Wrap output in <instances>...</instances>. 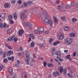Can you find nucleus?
I'll list each match as a JSON object with an SVG mask.
<instances>
[{
    "mask_svg": "<svg viewBox=\"0 0 78 78\" xmlns=\"http://www.w3.org/2000/svg\"><path fill=\"white\" fill-rule=\"evenodd\" d=\"M70 58V55H68L66 57V58H67V59H69Z\"/></svg>",
    "mask_w": 78,
    "mask_h": 78,
    "instance_id": "nucleus-49",
    "label": "nucleus"
},
{
    "mask_svg": "<svg viewBox=\"0 0 78 78\" xmlns=\"http://www.w3.org/2000/svg\"><path fill=\"white\" fill-rule=\"evenodd\" d=\"M11 2V3H13V4H14V3H16V0H12Z\"/></svg>",
    "mask_w": 78,
    "mask_h": 78,
    "instance_id": "nucleus-40",
    "label": "nucleus"
},
{
    "mask_svg": "<svg viewBox=\"0 0 78 78\" xmlns=\"http://www.w3.org/2000/svg\"><path fill=\"white\" fill-rule=\"evenodd\" d=\"M27 28L28 30H31L33 28V25L31 24L30 22H27Z\"/></svg>",
    "mask_w": 78,
    "mask_h": 78,
    "instance_id": "nucleus-3",
    "label": "nucleus"
},
{
    "mask_svg": "<svg viewBox=\"0 0 78 78\" xmlns=\"http://www.w3.org/2000/svg\"><path fill=\"white\" fill-rule=\"evenodd\" d=\"M26 62L27 65L29 64V61L30 60V57H29V55L27 52L26 53Z\"/></svg>",
    "mask_w": 78,
    "mask_h": 78,
    "instance_id": "nucleus-2",
    "label": "nucleus"
},
{
    "mask_svg": "<svg viewBox=\"0 0 78 78\" xmlns=\"http://www.w3.org/2000/svg\"><path fill=\"white\" fill-rule=\"evenodd\" d=\"M34 33L35 34H39V33H40V32L36 30L34 31Z\"/></svg>",
    "mask_w": 78,
    "mask_h": 78,
    "instance_id": "nucleus-33",
    "label": "nucleus"
},
{
    "mask_svg": "<svg viewBox=\"0 0 78 78\" xmlns=\"http://www.w3.org/2000/svg\"><path fill=\"white\" fill-rule=\"evenodd\" d=\"M62 20L63 21H65V20H66V18H65V16H63V17H62L61 18Z\"/></svg>",
    "mask_w": 78,
    "mask_h": 78,
    "instance_id": "nucleus-43",
    "label": "nucleus"
},
{
    "mask_svg": "<svg viewBox=\"0 0 78 78\" xmlns=\"http://www.w3.org/2000/svg\"><path fill=\"white\" fill-rule=\"evenodd\" d=\"M6 26V24L4 23L3 26L4 28H5Z\"/></svg>",
    "mask_w": 78,
    "mask_h": 78,
    "instance_id": "nucleus-56",
    "label": "nucleus"
},
{
    "mask_svg": "<svg viewBox=\"0 0 78 78\" xmlns=\"http://www.w3.org/2000/svg\"><path fill=\"white\" fill-rule=\"evenodd\" d=\"M23 5H24V6L25 8H26L27 6V5H28V3L26 2H24L23 3Z\"/></svg>",
    "mask_w": 78,
    "mask_h": 78,
    "instance_id": "nucleus-29",
    "label": "nucleus"
},
{
    "mask_svg": "<svg viewBox=\"0 0 78 78\" xmlns=\"http://www.w3.org/2000/svg\"><path fill=\"white\" fill-rule=\"evenodd\" d=\"M63 68L62 67H60V68L58 69L60 71V72L61 73H62V71L63 70Z\"/></svg>",
    "mask_w": 78,
    "mask_h": 78,
    "instance_id": "nucleus-16",
    "label": "nucleus"
},
{
    "mask_svg": "<svg viewBox=\"0 0 78 78\" xmlns=\"http://www.w3.org/2000/svg\"><path fill=\"white\" fill-rule=\"evenodd\" d=\"M49 42L50 43H51L53 42V39L51 38L50 39Z\"/></svg>",
    "mask_w": 78,
    "mask_h": 78,
    "instance_id": "nucleus-51",
    "label": "nucleus"
},
{
    "mask_svg": "<svg viewBox=\"0 0 78 78\" xmlns=\"http://www.w3.org/2000/svg\"><path fill=\"white\" fill-rule=\"evenodd\" d=\"M72 6H75V3L74 2H72L71 3Z\"/></svg>",
    "mask_w": 78,
    "mask_h": 78,
    "instance_id": "nucleus-50",
    "label": "nucleus"
},
{
    "mask_svg": "<svg viewBox=\"0 0 78 78\" xmlns=\"http://www.w3.org/2000/svg\"><path fill=\"white\" fill-rule=\"evenodd\" d=\"M13 54V51H9L7 53V55H12Z\"/></svg>",
    "mask_w": 78,
    "mask_h": 78,
    "instance_id": "nucleus-18",
    "label": "nucleus"
},
{
    "mask_svg": "<svg viewBox=\"0 0 78 78\" xmlns=\"http://www.w3.org/2000/svg\"><path fill=\"white\" fill-rule=\"evenodd\" d=\"M24 78H27V74L26 73H24Z\"/></svg>",
    "mask_w": 78,
    "mask_h": 78,
    "instance_id": "nucleus-42",
    "label": "nucleus"
},
{
    "mask_svg": "<svg viewBox=\"0 0 78 78\" xmlns=\"http://www.w3.org/2000/svg\"><path fill=\"white\" fill-rule=\"evenodd\" d=\"M58 60L59 61H60V62H62L63 61H64V60L63 59H61L60 58Z\"/></svg>",
    "mask_w": 78,
    "mask_h": 78,
    "instance_id": "nucleus-55",
    "label": "nucleus"
},
{
    "mask_svg": "<svg viewBox=\"0 0 78 78\" xmlns=\"http://www.w3.org/2000/svg\"><path fill=\"white\" fill-rule=\"evenodd\" d=\"M55 51H56V50H55V48H53L52 49V51H51L52 54V55H54L55 53Z\"/></svg>",
    "mask_w": 78,
    "mask_h": 78,
    "instance_id": "nucleus-20",
    "label": "nucleus"
},
{
    "mask_svg": "<svg viewBox=\"0 0 78 78\" xmlns=\"http://www.w3.org/2000/svg\"><path fill=\"white\" fill-rule=\"evenodd\" d=\"M20 17L21 20H23L24 19V16H23V14L22 13H21Z\"/></svg>",
    "mask_w": 78,
    "mask_h": 78,
    "instance_id": "nucleus-32",
    "label": "nucleus"
},
{
    "mask_svg": "<svg viewBox=\"0 0 78 78\" xmlns=\"http://www.w3.org/2000/svg\"><path fill=\"white\" fill-rule=\"evenodd\" d=\"M3 61H4V62H6L8 61V59H7L6 58L4 59Z\"/></svg>",
    "mask_w": 78,
    "mask_h": 78,
    "instance_id": "nucleus-48",
    "label": "nucleus"
},
{
    "mask_svg": "<svg viewBox=\"0 0 78 78\" xmlns=\"http://www.w3.org/2000/svg\"><path fill=\"white\" fill-rule=\"evenodd\" d=\"M55 55H57V56H61V53L59 51H58L56 52L55 54Z\"/></svg>",
    "mask_w": 78,
    "mask_h": 78,
    "instance_id": "nucleus-6",
    "label": "nucleus"
},
{
    "mask_svg": "<svg viewBox=\"0 0 78 78\" xmlns=\"http://www.w3.org/2000/svg\"><path fill=\"white\" fill-rule=\"evenodd\" d=\"M67 69H65L64 70H63V74L64 75H66L67 74Z\"/></svg>",
    "mask_w": 78,
    "mask_h": 78,
    "instance_id": "nucleus-25",
    "label": "nucleus"
},
{
    "mask_svg": "<svg viewBox=\"0 0 78 78\" xmlns=\"http://www.w3.org/2000/svg\"><path fill=\"white\" fill-rule=\"evenodd\" d=\"M13 17L14 19H17V13H16L15 12L14 13Z\"/></svg>",
    "mask_w": 78,
    "mask_h": 78,
    "instance_id": "nucleus-19",
    "label": "nucleus"
},
{
    "mask_svg": "<svg viewBox=\"0 0 78 78\" xmlns=\"http://www.w3.org/2000/svg\"><path fill=\"white\" fill-rule=\"evenodd\" d=\"M3 53V52L2 51H0V55H2Z\"/></svg>",
    "mask_w": 78,
    "mask_h": 78,
    "instance_id": "nucleus-58",
    "label": "nucleus"
},
{
    "mask_svg": "<svg viewBox=\"0 0 78 78\" xmlns=\"http://www.w3.org/2000/svg\"><path fill=\"white\" fill-rule=\"evenodd\" d=\"M15 37V35H13L12 37H9V38L7 39V41H13V39H14V37Z\"/></svg>",
    "mask_w": 78,
    "mask_h": 78,
    "instance_id": "nucleus-11",
    "label": "nucleus"
},
{
    "mask_svg": "<svg viewBox=\"0 0 78 78\" xmlns=\"http://www.w3.org/2000/svg\"><path fill=\"white\" fill-rule=\"evenodd\" d=\"M27 4L28 5L30 6V5H32L33 4V2L31 1H28L27 2Z\"/></svg>",
    "mask_w": 78,
    "mask_h": 78,
    "instance_id": "nucleus-15",
    "label": "nucleus"
},
{
    "mask_svg": "<svg viewBox=\"0 0 78 78\" xmlns=\"http://www.w3.org/2000/svg\"><path fill=\"white\" fill-rule=\"evenodd\" d=\"M13 40L14 42H16V41H17L18 39H17V38L16 37H14L13 38Z\"/></svg>",
    "mask_w": 78,
    "mask_h": 78,
    "instance_id": "nucleus-41",
    "label": "nucleus"
},
{
    "mask_svg": "<svg viewBox=\"0 0 78 78\" xmlns=\"http://www.w3.org/2000/svg\"><path fill=\"white\" fill-rule=\"evenodd\" d=\"M23 48L22 47H20V51H22V53H23Z\"/></svg>",
    "mask_w": 78,
    "mask_h": 78,
    "instance_id": "nucleus-38",
    "label": "nucleus"
},
{
    "mask_svg": "<svg viewBox=\"0 0 78 78\" xmlns=\"http://www.w3.org/2000/svg\"><path fill=\"white\" fill-rule=\"evenodd\" d=\"M29 36H30L32 39H34V36L33 34H29Z\"/></svg>",
    "mask_w": 78,
    "mask_h": 78,
    "instance_id": "nucleus-23",
    "label": "nucleus"
},
{
    "mask_svg": "<svg viewBox=\"0 0 78 78\" xmlns=\"http://www.w3.org/2000/svg\"><path fill=\"white\" fill-rule=\"evenodd\" d=\"M66 41L67 42L68 45H69L72 42L73 40L71 38H67L66 40Z\"/></svg>",
    "mask_w": 78,
    "mask_h": 78,
    "instance_id": "nucleus-4",
    "label": "nucleus"
},
{
    "mask_svg": "<svg viewBox=\"0 0 78 78\" xmlns=\"http://www.w3.org/2000/svg\"><path fill=\"white\" fill-rule=\"evenodd\" d=\"M77 20H76V18H73L72 19V21H73V23H74L75 22V21L76 22L77 21Z\"/></svg>",
    "mask_w": 78,
    "mask_h": 78,
    "instance_id": "nucleus-36",
    "label": "nucleus"
},
{
    "mask_svg": "<svg viewBox=\"0 0 78 78\" xmlns=\"http://www.w3.org/2000/svg\"><path fill=\"white\" fill-rule=\"evenodd\" d=\"M11 31H12V30L11 29H9L7 31V34H10L11 33Z\"/></svg>",
    "mask_w": 78,
    "mask_h": 78,
    "instance_id": "nucleus-27",
    "label": "nucleus"
},
{
    "mask_svg": "<svg viewBox=\"0 0 78 78\" xmlns=\"http://www.w3.org/2000/svg\"><path fill=\"white\" fill-rule=\"evenodd\" d=\"M0 17L2 19H4L5 17V14L4 13H2L0 14Z\"/></svg>",
    "mask_w": 78,
    "mask_h": 78,
    "instance_id": "nucleus-9",
    "label": "nucleus"
},
{
    "mask_svg": "<svg viewBox=\"0 0 78 78\" xmlns=\"http://www.w3.org/2000/svg\"><path fill=\"white\" fill-rule=\"evenodd\" d=\"M59 39H62L64 38V35L61 34V33H59L58 34Z\"/></svg>",
    "mask_w": 78,
    "mask_h": 78,
    "instance_id": "nucleus-5",
    "label": "nucleus"
},
{
    "mask_svg": "<svg viewBox=\"0 0 78 78\" xmlns=\"http://www.w3.org/2000/svg\"><path fill=\"white\" fill-rule=\"evenodd\" d=\"M69 36L70 37H75V34L73 33H72L71 34H69Z\"/></svg>",
    "mask_w": 78,
    "mask_h": 78,
    "instance_id": "nucleus-24",
    "label": "nucleus"
},
{
    "mask_svg": "<svg viewBox=\"0 0 78 78\" xmlns=\"http://www.w3.org/2000/svg\"><path fill=\"white\" fill-rule=\"evenodd\" d=\"M28 11L27 10H24V12H26V13L28 12Z\"/></svg>",
    "mask_w": 78,
    "mask_h": 78,
    "instance_id": "nucleus-62",
    "label": "nucleus"
},
{
    "mask_svg": "<svg viewBox=\"0 0 78 78\" xmlns=\"http://www.w3.org/2000/svg\"><path fill=\"white\" fill-rule=\"evenodd\" d=\"M10 22L11 24H13L14 23V22H13V21L12 20H10Z\"/></svg>",
    "mask_w": 78,
    "mask_h": 78,
    "instance_id": "nucleus-53",
    "label": "nucleus"
},
{
    "mask_svg": "<svg viewBox=\"0 0 78 78\" xmlns=\"http://www.w3.org/2000/svg\"><path fill=\"white\" fill-rule=\"evenodd\" d=\"M47 66L48 67H53V65L51 63H48Z\"/></svg>",
    "mask_w": 78,
    "mask_h": 78,
    "instance_id": "nucleus-31",
    "label": "nucleus"
},
{
    "mask_svg": "<svg viewBox=\"0 0 78 78\" xmlns=\"http://www.w3.org/2000/svg\"><path fill=\"white\" fill-rule=\"evenodd\" d=\"M39 30L40 32H43L44 31V29L43 27H39L38 29Z\"/></svg>",
    "mask_w": 78,
    "mask_h": 78,
    "instance_id": "nucleus-12",
    "label": "nucleus"
},
{
    "mask_svg": "<svg viewBox=\"0 0 78 78\" xmlns=\"http://www.w3.org/2000/svg\"><path fill=\"white\" fill-rule=\"evenodd\" d=\"M12 69L11 68H9V71L10 73H11L10 74L11 75H13V73H12Z\"/></svg>",
    "mask_w": 78,
    "mask_h": 78,
    "instance_id": "nucleus-17",
    "label": "nucleus"
},
{
    "mask_svg": "<svg viewBox=\"0 0 78 78\" xmlns=\"http://www.w3.org/2000/svg\"><path fill=\"white\" fill-rule=\"evenodd\" d=\"M68 76L69 77H70L71 78H72V75H71L70 73H69L68 74Z\"/></svg>",
    "mask_w": 78,
    "mask_h": 78,
    "instance_id": "nucleus-47",
    "label": "nucleus"
},
{
    "mask_svg": "<svg viewBox=\"0 0 78 78\" xmlns=\"http://www.w3.org/2000/svg\"><path fill=\"white\" fill-rule=\"evenodd\" d=\"M54 21L55 22H57L58 20H57V18L55 16H54Z\"/></svg>",
    "mask_w": 78,
    "mask_h": 78,
    "instance_id": "nucleus-35",
    "label": "nucleus"
},
{
    "mask_svg": "<svg viewBox=\"0 0 78 78\" xmlns=\"http://www.w3.org/2000/svg\"><path fill=\"white\" fill-rule=\"evenodd\" d=\"M43 14L45 15L44 20V23L46 25L49 24L50 25H52V21L50 20V16L48 15V13L46 11H43Z\"/></svg>",
    "mask_w": 78,
    "mask_h": 78,
    "instance_id": "nucleus-1",
    "label": "nucleus"
},
{
    "mask_svg": "<svg viewBox=\"0 0 78 78\" xmlns=\"http://www.w3.org/2000/svg\"><path fill=\"white\" fill-rule=\"evenodd\" d=\"M5 47H7V48H8L10 50L12 49V48H11V47L9 46V45H8V44H7V43H5Z\"/></svg>",
    "mask_w": 78,
    "mask_h": 78,
    "instance_id": "nucleus-13",
    "label": "nucleus"
},
{
    "mask_svg": "<svg viewBox=\"0 0 78 78\" xmlns=\"http://www.w3.org/2000/svg\"><path fill=\"white\" fill-rule=\"evenodd\" d=\"M49 33V31L48 30L46 31L45 32V33L46 34H48Z\"/></svg>",
    "mask_w": 78,
    "mask_h": 78,
    "instance_id": "nucleus-57",
    "label": "nucleus"
},
{
    "mask_svg": "<svg viewBox=\"0 0 78 78\" xmlns=\"http://www.w3.org/2000/svg\"><path fill=\"white\" fill-rule=\"evenodd\" d=\"M37 17H39V18H40V17H41V13L38 14L37 15Z\"/></svg>",
    "mask_w": 78,
    "mask_h": 78,
    "instance_id": "nucleus-52",
    "label": "nucleus"
},
{
    "mask_svg": "<svg viewBox=\"0 0 78 78\" xmlns=\"http://www.w3.org/2000/svg\"><path fill=\"white\" fill-rule=\"evenodd\" d=\"M24 33V31L22 30L21 29L20 30V36L22 37V36L23 35V34Z\"/></svg>",
    "mask_w": 78,
    "mask_h": 78,
    "instance_id": "nucleus-7",
    "label": "nucleus"
},
{
    "mask_svg": "<svg viewBox=\"0 0 78 78\" xmlns=\"http://www.w3.org/2000/svg\"><path fill=\"white\" fill-rule=\"evenodd\" d=\"M6 55V54L4 53L3 55V58H5V56Z\"/></svg>",
    "mask_w": 78,
    "mask_h": 78,
    "instance_id": "nucleus-63",
    "label": "nucleus"
},
{
    "mask_svg": "<svg viewBox=\"0 0 78 78\" xmlns=\"http://www.w3.org/2000/svg\"><path fill=\"white\" fill-rule=\"evenodd\" d=\"M59 44V41H57L56 42H54L53 43V45L54 46H55V45H56L57 44Z\"/></svg>",
    "mask_w": 78,
    "mask_h": 78,
    "instance_id": "nucleus-22",
    "label": "nucleus"
},
{
    "mask_svg": "<svg viewBox=\"0 0 78 78\" xmlns=\"http://www.w3.org/2000/svg\"><path fill=\"white\" fill-rule=\"evenodd\" d=\"M3 24L2 23H0V28H3Z\"/></svg>",
    "mask_w": 78,
    "mask_h": 78,
    "instance_id": "nucleus-34",
    "label": "nucleus"
},
{
    "mask_svg": "<svg viewBox=\"0 0 78 78\" xmlns=\"http://www.w3.org/2000/svg\"><path fill=\"white\" fill-rule=\"evenodd\" d=\"M31 47H34V42L32 41L30 44Z\"/></svg>",
    "mask_w": 78,
    "mask_h": 78,
    "instance_id": "nucleus-21",
    "label": "nucleus"
},
{
    "mask_svg": "<svg viewBox=\"0 0 78 78\" xmlns=\"http://www.w3.org/2000/svg\"><path fill=\"white\" fill-rule=\"evenodd\" d=\"M5 28H9V25H6Z\"/></svg>",
    "mask_w": 78,
    "mask_h": 78,
    "instance_id": "nucleus-60",
    "label": "nucleus"
},
{
    "mask_svg": "<svg viewBox=\"0 0 78 78\" xmlns=\"http://www.w3.org/2000/svg\"><path fill=\"white\" fill-rule=\"evenodd\" d=\"M24 18L25 19H27L28 18V17H27V16L26 15H24Z\"/></svg>",
    "mask_w": 78,
    "mask_h": 78,
    "instance_id": "nucleus-59",
    "label": "nucleus"
},
{
    "mask_svg": "<svg viewBox=\"0 0 78 78\" xmlns=\"http://www.w3.org/2000/svg\"><path fill=\"white\" fill-rule=\"evenodd\" d=\"M9 18H10V19H12V16L11 15H9Z\"/></svg>",
    "mask_w": 78,
    "mask_h": 78,
    "instance_id": "nucleus-54",
    "label": "nucleus"
},
{
    "mask_svg": "<svg viewBox=\"0 0 78 78\" xmlns=\"http://www.w3.org/2000/svg\"><path fill=\"white\" fill-rule=\"evenodd\" d=\"M4 6L5 8H8L9 6V4L6 3L4 4Z\"/></svg>",
    "mask_w": 78,
    "mask_h": 78,
    "instance_id": "nucleus-37",
    "label": "nucleus"
},
{
    "mask_svg": "<svg viewBox=\"0 0 78 78\" xmlns=\"http://www.w3.org/2000/svg\"><path fill=\"white\" fill-rule=\"evenodd\" d=\"M31 41V37H30L29 40L28 41L29 42H30V41Z\"/></svg>",
    "mask_w": 78,
    "mask_h": 78,
    "instance_id": "nucleus-61",
    "label": "nucleus"
},
{
    "mask_svg": "<svg viewBox=\"0 0 78 78\" xmlns=\"http://www.w3.org/2000/svg\"><path fill=\"white\" fill-rule=\"evenodd\" d=\"M65 8H66V9L70 8H71V6H70V5H66L65 6Z\"/></svg>",
    "mask_w": 78,
    "mask_h": 78,
    "instance_id": "nucleus-30",
    "label": "nucleus"
},
{
    "mask_svg": "<svg viewBox=\"0 0 78 78\" xmlns=\"http://www.w3.org/2000/svg\"><path fill=\"white\" fill-rule=\"evenodd\" d=\"M4 67L5 66H4L3 65L1 64H0V70H2V69H4Z\"/></svg>",
    "mask_w": 78,
    "mask_h": 78,
    "instance_id": "nucleus-28",
    "label": "nucleus"
},
{
    "mask_svg": "<svg viewBox=\"0 0 78 78\" xmlns=\"http://www.w3.org/2000/svg\"><path fill=\"white\" fill-rule=\"evenodd\" d=\"M37 45H38V46H40L41 48H42V47H44V44H37Z\"/></svg>",
    "mask_w": 78,
    "mask_h": 78,
    "instance_id": "nucleus-39",
    "label": "nucleus"
},
{
    "mask_svg": "<svg viewBox=\"0 0 78 78\" xmlns=\"http://www.w3.org/2000/svg\"><path fill=\"white\" fill-rule=\"evenodd\" d=\"M8 60H11L12 61H14V56L8 57Z\"/></svg>",
    "mask_w": 78,
    "mask_h": 78,
    "instance_id": "nucleus-14",
    "label": "nucleus"
},
{
    "mask_svg": "<svg viewBox=\"0 0 78 78\" xmlns=\"http://www.w3.org/2000/svg\"><path fill=\"white\" fill-rule=\"evenodd\" d=\"M64 29L66 31H68L69 30V27L66 26L64 27Z\"/></svg>",
    "mask_w": 78,
    "mask_h": 78,
    "instance_id": "nucleus-26",
    "label": "nucleus"
},
{
    "mask_svg": "<svg viewBox=\"0 0 78 78\" xmlns=\"http://www.w3.org/2000/svg\"><path fill=\"white\" fill-rule=\"evenodd\" d=\"M76 52H75L73 54V57H75V56H76Z\"/></svg>",
    "mask_w": 78,
    "mask_h": 78,
    "instance_id": "nucleus-45",
    "label": "nucleus"
},
{
    "mask_svg": "<svg viewBox=\"0 0 78 78\" xmlns=\"http://www.w3.org/2000/svg\"><path fill=\"white\" fill-rule=\"evenodd\" d=\"M25 8V6H24V5H22L20 6V8Z\"/></svg>",
    "mask_w": 78,
    "mask_h": 78,
    "instance_id": "nucleus-46",
    "label": "nucleus"
},
{
    "mask_svg": "<svg viewBox=\"0 0 78 78\" xmlns=\"http://www.w3.org/2000/svg\"><path fill=\"white\" fill-rule=\"evenodd\" d=\"M55 61H56L57 62H58V60H57V59L56 58L55 59Z\"/></svg>",
    "mask_w": 78,
    "mask_h": 78,
    "instance_id": "nucleus-64",
    "label": "nucleus"
},
{
    "mask_svg": "<svg viewBox=\"0 0 78 78\" xmlns=\"http://www.w3.org/2000/svg\"><path fill=\"white\" fill-rule=\"evenodd\" d=\"M53 75H54L55 77H56V75L57 76H59V73L57 72H56L55 73L53 72Z\"/></svg>",
    "mask_w": 78,
    "mask_h": 78,
    "instance_id": "nucleus-8",
    "label": "nucleus"
},
{
    "mask_svg": "<svg viewBox=\"0 0 78 78\" xmlns=\"http://www.w3.org/2000/svg\"><path fill=\"white\" fill-rule=\"evenodd\" d=\"M64 6H65V4H64L63 3L62 4V5L61 6L59 5L58 7V9H61L63 8L64 7Z\"/></svg>",
    "mask_w": 78,
    "mask_h": 78,
    "instance_id": "nucleus-10",
    "label": "nucleus"
},
{
    "mask_svg": "<svg viewBox=\"0 0 78 78\" xmlns=\"http://www.w3.org/2000/svg\"><path fill=\"white\" fill-rule=\"evenodd\" d=\"M43 64L44 67H45L47 65V62H43Z\"/></svg>",
    "mask_w": 78,
    "mask_h": 78,
    "instance_id": "nucleus-44",
    "label": "nucleus"
}]
</instances>
